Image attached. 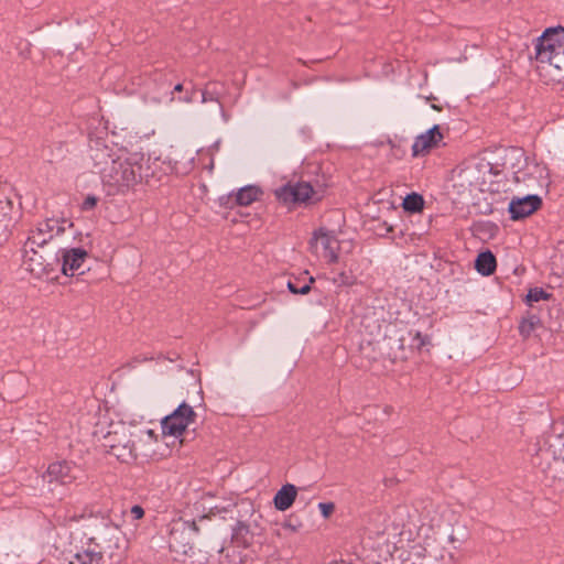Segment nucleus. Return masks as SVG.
I'll use <instances>...</instances> for the list:
<instances>
[{
	"label": "nucleus",
	"instance_id": "obj_11",
	"mask_svg": "<svg viewBox=\"0 0 564 564\" xmlns=\"http://www.w3.org/2000/svg\"><path fill=\"white\" fill-rule=\"evenodd\" d=\"M443 140L438 124H434L424 133L417 135L412 144V156H423L432 149L437 148Z\"/></svg>",
	"mask_w": 564,
	"mask_h": 564
},
{
	"label": "nucleus",
	"instance_id": "obj_40",
	"mask_svg": "<svg viewBox=\"0 0 564 564\" xmlns=\"http://www.w3.org/2000/svg\"><path fill=\"white\" fill-rule=\"evenodd\" d=\"M147 433H148L149 435H152V434H153L152 430H148V431H147Z\"/></svg>",
	"mask_w": 564,
	"mask_h": 564
},
{
	"label": "nucleus",
	"instance_id": "obj_10",
	"mask_svg": "<svg viewBox=\"0 0 564 564\" xmlns=\"http://www.w3.org/2000/svg\"><path fill=\"white\" fill-rule=\"evenodd\" d=\"M542 205V199L538 195H527L523 197H514L509 203V213L510 218L512 220L523 219L535 210H538Z\"/></svg>",
	"mask_w": 564,
	"mask_h": 564
},
{
	"label": "nucleus",
	"instance_id": "obj_22",
	"mask_svg": "<svg viewBox=\"0 0 564 564\" xmlns=\"http://www.w3.org/2000/svg\"><path fill=\"white\" fill-rule=\"evenodd\" d=\"M402 207L409 213H420L424 207L423 196L417 193L408 194L402 203Z\"/></svg>",
	"mask_w": 564,
	"mask_h": 564
},
{
	"label": "nucleus",
	"instance_id": "obj_7",
	"mask_svg": "<svg viewBox=\"0 0 564 564\" xmlns=\"http://www.w3.org/2000/svg\"><path fill=\"white\" fill-rule=\"evenodd\" d=\"M310 247L314 253L321 254L327 262H337V239L332 231L324 229L315 231L310 240Z\"/></svg>",
	"mask_w": 564,
	"mask_h": 564
},
{
	"label": "nucleus",
	"instance_id": "obj_39",
	"mask_svg": "<svg viewBox=\"0 0 564 564\" xmlns=\"http://www.w3.org/2000/svg\"><path fill=\"white\" fill-rule=\"evenodd\" d=\"M129 456L133 457L134 454H133V449L131 447H129Z\"/></svg>",
	"mask_w": 564,
	"mask_h": 564
},
{
	"label": "nucleus",
	"instance_id": "obj_17",
	"mask_svg": "<svg viewBox=\"0 0 564 564\" xmlns=\"http://www.w3.org/2000/svg\"><path fill=\"white\" fill-rule=\"evenodd\" d=\"M546 443L555 456L564 460V425L555 424L552 433L547 436Z\"/></svg>",
	"mask_w": 564,
	"mask_h": 564
},
{
	"label": "nucleus",
	"instance_id": "obj_14",
	"mask_svg": "<svg viewBox=\"0 0 564 564\" xmlns=\"http://www.w3.org/2000/svg\"><path fill=\"white\" fill-rule=\"evenodd\" d=\"M106 555L108 556V553L102 551L99 545L88 541L82 551L72 556L69 564H105Z\"/></svg>",
	"mask_w": 564,
	"mask_h": 564
},
{
	"label": "nucleus",
	"instance_id": "obj_5",
	"mask_svg": "<svg viewBox=\"0 0 564 564\" xmlns=\"http://www.w3.org/2000/svg\"><path fill=\"white\" fill-rule=\"evenodd\" d=\"M275 197L283 204H301L314 198L316 192L308 182L286 183L274 191Z\"/></svg>",
	"mask_w": 564,
	"mask_h": 564
},
{
	"label": "nucleus",
	"instance_id": "obj_2",
	"mask_svg": "<svg viewBox=\"0 0 564 564\" xmlns=\"http://www.w3.org/2000/svg\"><path fill=\"white\" fill-rule=\"evenodd\" d=\"M85 535L111 557L113 551L119 547L121 530L108 516H93Z\"/></svg>",
	"mask_w": 564,
	"mask_h": 564
},
{
	"label": "nucleus",
	"instance_id": "obj_25",
	"mask_svg": "<svg viewBox=\"0 0 564 564\" xmlns=\"http://www.w3.org/2000/svg\"><path fill=\"white\" fill-rule=\"evenodd\" d=\"M314 282L313 278H310L308 282L301 283L300 280H289L288 289L293 294H307L311 291V283Z\"/></svg>",
	"mask_w": 564,
	"mask_h": 564
},
{
	"label": "nucleus",
	"instance_id": "obj_35",
	"mask_svg": "<svg viewBox=\"0 0 564 564\" xmlns=\"http://www.w3.org/2000/svg\"><path fill=\"white\" fill-rule=\"evenodd\" d=\"M183 90V85L182 84H177L174 86L173 90L171 91V95H173L174 91H182ZM175 98L174 96H171L170 100L173 101Z\"/></svg>",
	"mask_w": 564,
	"mask_h": 564
},
{
	"label": "nucleus",
	"instance_id": "obj_1",
	"mask_svg": "<svg viewBox=\"0 0 564 564\" xmlns=\"http://www.w3.org/2000/svg\"><path fill=\"white\" fill-rule=\"evenodd\" d=\"M147 160L142 153L120 152L109 167L101 172V181L109 194L124 193L147 175Z\"/></svg>",
	"mask_w": 564,
	"mask_h": 564
},
{
	"label": "nucleus",
	"instance_id": "obj_27",
	"mask_svg": "<svg viewBox=\"0 0 564 564\" xmlns=\"http://www.w3.org/2000/svg\"><path fill=\"white\" fill-rule=\"evenodd\" d=\"M429 341L427 336L422 335L420 332H415V334L412 337L411 346L421 349L423 346H425Z\"/></svg>",
	"mask_w": 564,
	"mask_h": 564
},
{
	"label": "nucleus",
	"instance_id": "obj_6",
	"mask_svg": "<svg viewBox=\"0 0 564 564\" xmlns=\"http://www.w3.org/2000/svg\"><path fill=\"white\" fill-rule=\"evenodd\" d=\"M535 59L550 58V54L564 50V28H549L534 43Z\"/></svg>",
	"mask_w": 564,
	"mask_h": 564
},
{
	"label": "nucleus",
	"instance_id": "obj_29",
	"mask_svg": "<svg viewBox=\"0 0 564 564\" xmlns=\"http://www.w3.org/2000/svg\"><path fill=\"white\" fill-rule=\"evenodd\" d=\"M97 197L94 196V195H88L84 202H83V205H82V209L83 210H90L93 209L96 205H97Z\"/></svg>",
	"mask_w": 564,
	"mask_h": 564
},
{
	"label": "nucleus",
	"instance_id": "obj_23",
	"mask_svg": "<svg viewBox=\"0 0 564 564\" xmlns=\"http://www.w3.org/2000/svg\"><path fill=\"white\" fill-rule=\"evenodd\" d=\"M386 345L389 347L388 356L391 359H399L404 357V338L403 337H388Z\"/></svg>",
	"mask_w": 564,
	"mask_h": 564
},
{
	"label": "nucleus",
	"instance_id": "obj_8",
	"mask_svg": "<svg viewBox=\"0 0 564 564\" xmlns=\"http://www.w3.org/2000/svg\"><path fill=\"white\" fill-rule=\"evenodd\" d=\"M122 152L121 150H115L105 143L100 138L89 139V156L94 163V167L97 173L101 176V172L112 163L113 159Z\"/></svg>",
	"mask_w": 564,
	"mask_h": 564
},
{
	"label": "nucleus",
	"instance_id": "obj_37",
	"mask_svg": "<svg viewBox=\"0 0 564 564\" xmlns=\"http://www.w3.org/2000/svg\"><path fill=\"white\" fill-rule=\"evenodd\" d=\"M339 276H340V282H341V283H348V281H347V278H346L345 273H340V275H339Z\"/></svg>",
	"mask_w": 564,
	"mask_h": 564
},
{
	"label": "nucleus",
	"instance_id": "obj_34",
	"mask_svg": "<svg viewBox=\"0 0 564 564\" xmlns=\"http://www.w3.org/2000/svg\"><path fill=\"white\" fill-rule=\"evenodd\" d=\"M119 445L120 444H110L109 446H110L111 452L113 453V455H116L117 457H122L123 454L118 451Z\"/></svg>",
	"mask_w": 564,
	"mask_h": 564
},
{
	"label": "nucleus",
	"instance_id": "obj_18",
	"mask_svg": "<svg viewBox=\"0 0 564 564\" xmlns=\"http://www.w3.org/2000/svg\"><path fill=\"white\" fill-rule=\"evenodd\" d=\"M497 261L494 253L489 250L480 252L475 261V268L481 275L488 276L496 270Z\"/></svg>",
	"mask_w": 564,
	"mask_h": 564
},
{
	"label": "nucleus",
	"instance_id": "obj_15",
	"mask_svg": "<svg viewBox=\"0 0 564 564\" xmlns=\"http://www.w3.org/2000/svg\"><path fill=\"white\" fill-rule=\"evenodd\" d=\"M536 61L541 64V68L545 69L547 73H551V69H554L556 74H554V79L561 82L564 79V50H558L552 54H550V58H536Z\"/></svg>",
	"mask_w": 564,
	"mask_h": 564
},
{
	"label": "nucleus",
	"instance_id": "obj_36",
	"mask_svg": "<svg viewBox=\"0 0 564 564\" xmlns=\"http://www.w3.org/2000/svg\"><path fill=\"white\" fill-rule=\"evenodd\" d=\"M533 169H534V170H536L538 172H540V174H542V172L545 170V167H544V166H540V165H538V164H535V165L533 166Z\"/></svg>",
	"mask_w": 564,
	"mask_h": 564
},
{
	"label": "nucleus",
	"instance_id": "obj_26",
	"mask_svg": "<svg viewBox=\"0 0 564 564\" xmlns=\"http://www.w3.org/2000/svg\"><path fill=\"white\" fill-rule=\"evenodd\" d=\"M551 295L546 293L542 288H533L529 290L527 295V303L539 302L541 300H547Z\"/></svg>",
	"mask_w": 564,
	"mask_h": 564
},
{
	"label": "nucleus",
	"instance_id": "obj_9",
	"mask_svg": "<svg viewBox=\"0 0 564 564\" xmlns=\"http://www.w3.org/2000/svg\"><path fill=\"white\" fill-rule=\"evenodd\" d=\"M62 272L65 275H74L84 273V263L88 256L83 248L61 249Z\"/></svg>",
	"mask_w": 564,
	"mask_h": 564
},
{
	"label": "nucleus",
	"instance_id": "obj_21",
	"mask_svg": "<svg viewBox=\"0 0 564 564\" xmlns=\"http://www.w3.org/2000/svg\"><path fill=\"white\" fill-rule=\"evenodd\" d=\"M225 93L224 85L218 82H208L202 90V102L215 101L220 104V98Z\"/></svg>",
	"mask_w": 564,
	"mask_h": 564
},
{
	"label": "nucleus",
	"instance_id": "obj_30",
	"mask_svg": "<svg viewBox=\"0 0 564 564\" xmlns=\"http://www.w3.org/2000/svg\"><path fill=\"white\" fill-rule=\"evenodd\" d=\"M130 513L134 520H139L143 518L144 510L141 506L135 505L130 509Z\"/></svg>",
	"mask_w": 564,
	"mask_h": 564
},
{
	"label": "nucleus",
	"instance_id": "obj_41",
	"mask_svg": "<svg viewBox=\"0 0 564 564\" xmlns=\"http://www.w3.org/2000/svg\"><path fill=\"white\" fill-rule=\"evenodd\" d=\"M166 85V88H170L171 87V83H165Z\"/></svg>",
	"mask_w": 564,
	"mask_h": 564
},
{
	"label": "nucleus",
	"instance_id": "obj_12",
	"mask_svg": "<svg viewBox=\"0 0 564 564\" xmlns=\"http://www.w3.org/2000/svg\"><path fill=\"white\" fill-rule=\"evenodd\" d=\"M37 247H23V267L35 278H43L48 274V263L44 257L36 250Z\"/></svg>",
	"mask_w": 564,
	"mask_h": 564
},
{
	"label": "nucleus",
	"instance_id": "obj_32",
	"mask_svg": "<svg viewBox=\"0 0 564 564\" xmlns=\"http://www.w3.org/2000/svg\"><path fill=\"white\" fill-rule=\"evenodd\" d=\"M194 94L195 91L186 93L184 96L180 97L178 100L182 102L191 104L194 100Z\"/></svg>",
	"mask_w": 564,
	"mask_h": 564
},
{
	"label": "nucleus",
	"instance_id": "obj_38",
	"mask_svg": "<svg viewBox=\"0 0 564 564\" xmlns=\"http://www.w3.org/2000/svg\"><path fill=\"white\" fill-rule=\"evenodd\" d=\"M192 528H193V530H194L195 532H198V531H199V529H198V527L196 525V523H195V522H193Z\"/></svg>",
	"mask_w": 564,
	"mask_h": 564
},
{
	"label": "nucleus",
	"instance_id": "obj_16",
	"mask_svg": "<svg viewBox=\"0 0 564 564\" xmlns=\"http://www.w3.org/2000/svg\"><path fill=\"white\" fill-rule=\"evenodd\" d=\"M297 489L294 485H283L273 498L275 509L279 511H285L291 508L295 501Z\"/></svg>",
	"mask_w": 564,
	"mask_h": 564
},
{
	"label": "nucleus",
	"instance_id": "obj_33",
	"mask_svg": "<svg viewBox=\"0 0 564 564\" xmlns=\"http://www.w3.org/2000/svg\"><path fill=\"white\" fill-rule=\"evenodd\" d=\"M525 176H527V174L524 172H521V171L516 172V174H514L516 182H525L527 181Z\"/></svg>",
	"mask_w": 564,
	"mask_h": 564
},
{
	"label": "nucleus",
	"instance_id": "obj_4",
	"mask_svg": "<svg viewBox=\"0 0 564 564\" xmlns=\"http://www.w3.org/2000/svg\"><path fill=\"white\" fill-rule=\"evenodd\" d=\"M195 419L196 413L193 406L186 402H182L171 414L162 419V433L164 435L180 437Z\"/></svg>",
	"mask_w": 564,
	"mask_h": 564
},
{
	"label": "nucleus",
	"instance_id": "obj_19",
	"mask_svg": "<svg viewBox=\"0 0 564 564\" xmlns=\"http://www.w3.org/2000/svg\"><path fill=\"white\" fill-rule=\"evenodd\" d=\"M231 542L237 547L247 549L252 542V534L248 524L239 521L232 529Z\"/></svg>",
	"mask_w": 564,
	"mask_h": 564
},
{
	"label": "nucleus",
	"instance_id": "obj_13",
	"mask_svg": "<svg viewBox=\"0 0 564 564\" xmlns=\"http://www.w3.org/2000/svg\"><path fill=\"white\" fill-rule=\"evenodd\" d=\"M76 466L68 462H55L48 465L44 477L48 482L68 485L76 479Z\"/></svg>",
	"mask_w": 564,
	"mask_h": 564
},
{
	"label": "nucleus",
	"instance_id": "obj_3",
	"mask_svg": "<svg viewBox=\"0 0 564 564\" xmlns=\"http://www.w3.org/2000/svg\"><path fill=\"white\" fill-rule=\"evenodd\" d=\"M73 224L66 219L47 218L31 229L26 241L28 247H44L54 237L65 232L66 227L73 228Z\"/></svg>",
	"mask_w": 564,
	"mask_h": 564
},
{
	"label": "nucleus",
	"instance_id": "obj_24",
	"mask_svg": "<svg viewBox=\"0 0 564 564\" xmlns=\"http://www.w3.org/2000/svg\"><path fill=\"white\" fill-rule=\"evenodd\" d=\"M539 324H540L539 316H536L534 314L529 315L528 317L523 318L520 322V325H519L520 335L524 338H528Z\"/></svg>",
	"mask_w": 564,
	"mask_h": 564
},
{
	"label": "nucleus",
	"instance_id": "obj_20",
	"mask_svg": "<svg viewBox=\"0 0 564 564\" xmlns=\"http://www.w3.org/2000/svg\"><path fill=\"white\" fill-rule=\"evenodd\" d=\"M262 195L260 187L256 185H247L238 191L235 195V202L239 206H248L259 199Z\"/></svg>",
	"mask_w": 564,
	"mask_h": 564
},
{
	"label": "nucleus",
	"instance_id": "obj_31",
	"mask_svg": "<svg viewBox=\"0 0 564 564\" xmlns=\"http://www.w3.org/2000/svg\"><path fill=\"white\" fill-rule=\"evenodd\" d=\"M449 561H451V558L448 561H446L443 554H440V556H438L437 552L435 551V552H432V560H430V563H432V564H448Z\"/></svg>",
	"mask_w": 564,
	"mask_h": 564
},
{
	"label": "nucleus",
	"instance_id": "obj_28",
	"mask_svg": "<svg viewBox=\"0 0 564 564\" xmlns=\"http://www.w3.org/2000/svg\"><path fill=\"white\" fill-rule=\"evenodd\" d=\"M318 509L324 518H328L333 513L335 506L333 502H319Z\"/></svg>",
	"mask_w": 564,
	"mask_h": 564
}]
</instances>
